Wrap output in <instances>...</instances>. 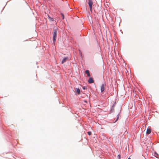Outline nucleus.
Listing matches in <instances>:
<instances>
[{
  "mask_svg": "<svg viewBox=\"0 0 159 159\" xmlns=\"http://www.w3.org/2000/svg\"><path fill=\"white\" fill-rule=\"evenodd\" d=\"M57 29H53V30L52 34L53 35V42L55 43L57 38Z\"/></svg>",
  "mask_w": 159,
  "mask_h": 159,
  "instance_id": "obj_1",
  "label": "nucleus"
},
{
  "mask_svg": "<svg viewBox=\"0 0 159 159\" xmlns=\"http://www.w3.org/2000/svg\"><path fill=\"white\" fill-rule=\"evenodd\" d=\"M88 4L89 6V9L90 11H92V5L93 4V2L92 0H89Z\"/></svg>",
  "mask_w": 159,
  "mask_h": 159,
  "instance_id": "obj_2",
  "label": "nucleus"
},
{
  "mask_svg": "<svg viewBox=\"0 0 159 159\" xmlns=\"http://www.w3.org/2000/svg\"><path fill=\"white\" fill-rule=\"evenodd\" d=\"M106 86L105 84H102L101 87V91L102 92H103L105 89V87Z\"/></svg>",
  "mask_w": 159,
  "mask_h": 159,
  "instance_id": "obj_3",
  "label": "nucleus"
},
{
  "mask_svg": "<svg viewBox=\"0 0 159 159\" xmlns=\"http://www.w3.org/2000/svg\"><path fill=\"white\" fill-rule=\"evenodd\" d=\"M88 82L89 83H93L94 81L93 79V78H90L89 79V80Z\"/></svg>",
  "mask_w": 159,
  "mask_h": 159,
  "instance_id": "obj_4",
  "label": "nucleus"
},
{
  "mask_svg": "<svg viewBox=\"0 0 159 159\" xmlns=\"http://www.w3.org/2000/svg\"><path fill=\"white\" fill-rule=\"evenodd\" d=\"M85 74L87 75V76L89 77H90V74L89 73V71L88 70H86L85 71Z\"/></svg>",
  "mask_w": 159,
  "mask_h": 159,
  "instance_id": "obj_5",
  "label": "nucleus"
},
{
  "mask_svg": "<svg viewBox=\"0 0 159 159\" xmlns=\"http://www.w3.org/2000/svg\"><path fill=\"white\" fill-rule=\"evenodd\" d=\"M68 58V57L64 58L62 61V63L63 64L65 62H66Z\"/></svg>",
  "mask_w": 159,
  "mask_h": 159,
  "instance_id": "obj_6",
  "label": "nucleus"
},
{
  "mask_svg": "<svg viewBox=\"0 0 159 159\" xmlns=\"http://www.w3.org/2000/svg\"><path fill=\"white\" fill-rule=\"evenodd\" d=\"M151 131V129H148L147 130L146 133L148 134H149Z\"/></svg>",
  "mask_w": 159,
  "mask_h": 159,
  "instance_id": "obj_7",
  "label": "nucleus"
},
{
  "mask_svg": "<svg viewBox=\"0 0 159 159\" xmlns=\"http://www.w3.org/2000/svg\"><path fill=\"white\" fill-rule=\"evenodd\" d=\"M76 92L78 94H79L80 93V90L79 89H76Z\"/></svg>",
  "mask_w": 159,
  "mask_h": 159,
  "instance_id": "obj_8",
  "label": "nucleus"
},
{
  "mask_svg": "<svg viewBox=\"0 0 159 159\" xmlns=\"http://www.w3.org/2000/svg\"><path fill=\"white\" fill-rule=\"evenodd\" d=\"M120 116V115L119 114H118L117 115V119H116V121H115V122H116L118 120Z\"/></svg>",
  "mask_w": 159,
  "mask_h": 159,
  "instance_id": "obj_9",
  "label": "nucleus"
},
{
  "mask_svg": "<svg viewBox=\"0 0 159 159\" xmlns=\"http://www.w3.org/2000/svg\"><path fill=\"white\" fill-rule=\"evenodd\" d=\"M48 18L49 19V20L51 21H53L54 20V19L53 18H52L50 17L49 16H48Z\"/></svg>",
  "mask_w": 159,
  "mask_h": 159,
  "instance_id": "obj_10",
  "label": "nucleus"
},
{
  "mask_svg": "<svg viewBox=\"0 0 159 159\" xmlns=\"http://www.w3.org/2000/svg\"><path fill=\"white\" fill-rule=\"evenodd\" d=\"M87 133H88V134L89 135H91L92 134V133L90 131L88 132Z\"/></svg>",
  "mask_w": 159,
  "mask_h": 159,
  "instance_id": "obj_11",
  "label": "nucleus"
},
{
  "mask_svg": "<svg viewBox=\"0 0 159 159\" xmlns=\"http://www.w3.org/2000/svg\"><path fill=\"white\" fill-rule=\"evenodd\" d=\"M83 89H86V88L84 87L83 88Z\"/></svg>",
  "mask_w": 159,
  "mask_h": 159,
  "instance_id": "obj_12",
  "label": "nucleus"
},
{
  "mask_svg": "<svg viewBox=\"0 0 159 159\" xmlns=\"http://www.w3.org/2000/svg\"><path fill=\"white\" fill-rule=\"evenodd\" d=\"M118 156L119 157V159H120V156L119 155Z\"/></svg>",
  "mask_w": 159,
  "mask_h": 159,
  "instance_id": "obj_13",
  "label": "nucleus"
},
{
  "mask_svg": "<svg viewBox=\"0 0 159 159\" xmlns=\"http://www.w3.org/2000/svg\"><path fill=\"white\" fill-rule=\"evenodd\" d=\"M62 17H63V18L64 19V16L63 15H62Z\"/></svg>",
  "mask_w": 159,
  "mask_h": 159,
  "instance_id": "obj_14",
  "label": "nucleus"
},
{
  "mask_svg": "<svg viewBox=\"0 0 159 159\" xmlns=\"http://www.w3.org/2000/svg\"><path fill=\"white\" fill-rule=\"evenodd\" d=\"M128 159H131L129 157Z\"/></svg>",
  "mask_w": 159,
  "mask_h": 159,
  "instance_id": "obj_15",
  "label": "nucleus"
},
{
  "mask_svg": "<svg viewBox=\"0 0 159 159\" xmlns=\"http://www.w3.org/2000/svg\"><path fill=\"white\" fill-rule=\"evenodd\" d=\"M156 154L157 156H158V154Z\"/></svg>",
  "mask_w": 159,
  "mask_h": 159,
  "instance_id": "obj_16",
  "label": "nucleus"
}]
</instances>
